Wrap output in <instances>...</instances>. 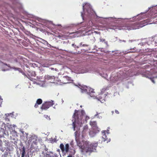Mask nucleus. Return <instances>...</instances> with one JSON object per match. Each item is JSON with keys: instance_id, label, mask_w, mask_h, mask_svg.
<instances>
[{"instance_id": "a878e982", "label": "nucleus", "mask_w": 157, "mask_h": 157, "mask_svg": "<svg viewBox=\"0 0 157 157\" xmlns=\"http://www.w3.org/2000/svg\"><path fill=\"white\" fill-rule=\"evenodd\" d=\"M149 65H147H147L146 66V67L145 66H144V67H145V68H148L149 67Z\"/></svg>"}, {"instance_id": "412c9836", "label": "nucleus", "mask_w": 157, "mask_h": 157, "mask_svg": "<svg viewBox=\"0 0 157 157\" xmlns=\"http://www.w3.org/2000/svg\"><path fill=\"white\" fill-rule=\"evenodd\" d=\"M39 104H37L36 103L35 104L34 107L35 108H37L38 107V105Z\"/></svg>"}, {"instance_id": "6ab92c4d", "label": "nucleus", "mask_w": 157, "mask_h": 157, "mask_svg": "<svg viewBox=\"0 0 157 157\" xmlns=\"http://www.w3.org/2000/svg\"><path fill=\"white\" fill-rule=\"evenodd\" d=\"M32 76H33L34 77H35L36 75V73L34 71H33L32 72Z\"/></svg>"}, {"instance_id": "cd10ccee", "label": "nucleus", "mask_w": 157, "mask_h": 157, "mask_svg": "<svg viewBox=\"0 0 157 157\" xmlns=\"http://www.w3.org/2000/svg\"><path fill=\"white\" fill-rule=\"evenodd\" d=\"M29 79L30 80H31V81H33V78H29Z\"/></svg>"}, {"instance_id": "5701e85b", "label": "nucleus", "mask_w": 157, "mask_h": 157, "mask_svg": "<svg viewBox=\"0 0 157 157\" xmlns=\"http://www.w3.org/2000/svg\"><path fill=\"white\" fill-rule=\"evenodd\" d=\"M53 157H58L57 154H54Z\"/></svg>"}, {"instance_id": "1a4fd4ad", "label": "nucleus", "mask_w": 157, "mask_h": 157, "mask_svg": "<svg viewBox=\"0 0 157 157\" xmlns=\"http://www.w3.org/2000/svg\"><path fill=\"white\" fill-rule=\"evenodd\" d=\"M70 78L68 77H63L62 79L60 81H62V82L63 83H67L70 82V81L69 80Z\"/></svg>"}, {"instance_id": "f03ea898", "label": "nucleus", "mask_w": 157, "mask_h": 157, "mask_svg": "<svg viewBox=\"0 0 157 157\" xmlns=\"http://www.w3.org/2000/svg\"><path fill=\"white\" fill-rule=\"evenodd\" d=\"M85 113L83 110L79 111L75 110V112L73 116V117L74 119V121L72 123V126L74 131L75 130V128L76 123L79 124L80 122L82 123L81 121L83 118V117L85 116Z\"/></svg>"}, {"instance_id": "9d476101", "label": "nucleus", "mask_w": 157, "mask_h": 157, "mask_svg": "<svg viewBox=\"0 0 157 157\" xmlns=\"http://www.w3.org/2000/svg\"><path fill=\"white\" fill-rule=\"evenodd\" d=\"M4 128H5V129H3V134L6 136H8L9 135L8 130H9L10 128L8 127H6L5 126H4ZM1 129H2V128H1Z\"/></svg>"}, {"instance_id": "b1692460", "label": "nucleus", "mask_w": 157, "mask_h": 157, "mask_svg": "<svg viewBox=\"0 0 157 157\" xmlns=\"http://www.w3.org/2000/svg\"><path fill=\"white\" fill-rule=\"evenodd\" d=\"M145 43V42H143L142 44H141L140 43V44L141 45H143Z\"/></svg>"}, {"instance_id": "393cba45", "label": "nucleus", "mask_w": 157, "mask_h": 157, "mask_svg": "<svg viewBox=\"0 0 157 157\" xmlns=\"http://www.w3.org/2000/svg\"><path fill=\"white\" fill-rule=\"evenodd\" d=\"M90 118L89 117H87V116H86V120H88Z\"/></svg>"}, {"instance_id": "a211bd4d", "label": "nucleus", "mask_w": 157, "mask_h": 157, "mask_svg": "<svg viewBox=\"0 0 157 157\" xmlns=\"http://www.w3.org/2000/svg\"><path fill=\"white\" fill-rule=\"evenodd\" d=\"M80 45H82V46L83 47H86V46H88V45H87V44H82V42L81 43H80Z\"/></svg>"}, {"instance_id": "423d86ee", "label": "nucleus", "mask_w": 157, "mask_h": 157, "mask_svg": "<svg viewBox=\"0 0 157 157\" xmlns=\"http://www.w3.org/2000/svg\"><path fill=\"white\" fill-rule=\"evenodd\" d=\"M28 142L29 143H32V144H33L36 145L37 143V140L36 137L35 136H32L29 138L28 140Z\"/></svg>"}, {"instance_id": "f257e3e1", "label": "nucleus", "mask_w": 157, "mask_h": 157, "mask_svg": "<svg viewBox=\"0 0 157 157\" xmlns=\"http://www.w3.org/2000/svg\"><path fill=\"white\" fill-rule=\"evenodd\" d=\"M98 145V142L89 144V142L87 141H82L78 144V145L81 149V152L86 153L91 152L95 150Z\"/></svg>"}, {"instance_id": "4be33fe9", "label": "nucleus", "mask_w": 157, "mask_h": 157, "mask_svg": "<svg viewBox=\"0 0 157 157\" xmlns=\"http://www.w3.org/2000/svg\"><path fill=\"white\" fill-rule=\"evenodd\" d=\"M115 112L117 114H118L119 113V112L118 110H115Z\"/></svg>"}, {"instance_id": "2eb2a0df", "label": "nucleus", "mask_w": 157, "mask_h": 157, "mask_svg": "<svg viewBox=\"0 0 157 157\" xmlns=\"http://www.w3.org/2000/svg\"><path fill=\"white\" fill-rule=\"evenodd\" d=\"M25 154V151L24 149H23L22 151L21 154V157H24V156Z\"/></svg>"}, {"instance_id": "c756f323", "label": "nucleus", "mask_w": 157, "mask_h": 157, "mask_svg": "<svg viewBox=\"0 0 157 157\" xmlns=\"http://www.w3.org/2000/svg\"><path fill=\"white\" fill-rule=\"evenodd\" d=\"M1 143H2V142H0V146H1Z\"/></svg>"}, {"instance_id": "dca6fc26", "label": "nucleus", "mask_w": 157, "mask_h": 157, "mask_svg": "<svg viewBox=\"0 0 157 157\" xmlns=\"http://www.w3.org/2000/svg\"><path fill=\"white\" fill-rule=\"evenodd\" d=\"M100 41L101 42H105V44H108L107 42L106 41H105V39H103L102 38H101L100 39Z\"/></svg>"}, {"instance_id": "39448f33", "label": "nucleus", "mask_w": 157, "mask_h": 157, "mask_svg": "<svg viewBox=\"0 0 157 157\" xmlns=\"http://www.w3.org/2000/svg\"><path fill=\"white\" fill-rule=\"evenodd\" d=\"M4 143L5 147H3L1 146L0 147L1 151L2 152H4L5 150L6 149H10V147H11V143H12V142H10L8 141L5 140L4 141Z\"/></svg>"}, {"instance_id": "0eeeda50", "label": "nucleus", "mask_w": 157, "mask_h": 157, "mask_svg": "<svg viewBox=\"0 0 157 157\" xmlns=\"http://www.w3.org/2000/svg\"><path fill=\"white\" fill-rule=\"evenodd\" d=\"M81 89L83 90L82 91V92H86L88 94H90V92H94V90L93 89H91L90 88L86 86H82Z\"/></svg>"}, {"instance_id": "20e7f679", "label": "nucleus", "mask_w": 157, "mask_h": 157, "mask_svg": "<svg viewBox=\"0 0 157 157\" xmlns=\"http://www.w3.org/2000/svg\"><path fill=\"white\" fill-rule=\"evenodd\" d=\"M54 104L53 101H46L43 103L41 107L42 110H47Z\"/></svg>"}, {"instance_id": "72a5a7b5", "label": "nucleus", "mask_w": 157, "mask_h": 157, "mask_svg": "<svg viewBox=\"0 0 157 157\" xmlns=\"http://www.w3.org/2000/svg\"><path fill=\"white\" fill-rule=\"evenodd\" d=\"M138 17L139 16V14H138Z\"/></svg>"}, {"instance_id": "f3484780", "label": "nucleus", "mask_w": 157, "mask_h": 157, "mask_svg": "<svg viewBox=\"0 0 157 157\" xmlns=\"http://www.w3.org/2000/svg\"><path fill=\"white\" fill-rule=\"evenodd\" d=\"M88 129V127L87 126H85L83 128V132H85L86 130Z\"/></svg>"}, {"instance_id": "9b49d317", "label": "nucleus", "mask_w": 157, "mask_h": 157, "mask_svg": "<svg viewBox=\"0 0 157 157\" xmlns=\"http://www.w3.org/2000/svg\"><path fill=\"white\" fill-rule=\"evenodd\" d=\"M102 132V141H105L108 139L107 136L106 135L105 131H103Z\"/></svg>"}, {"instance_id": "f704fd0d", "label": "nucleus", "mask_w": 157, "mask_h": 157, "mask_svg": "<svg viewBox=\"0 0 157 157\" xmlns=\"http://www.w3.org/2000/svg\"><path fill=\"white\" fill-rule=\"evenodd\" d=\"M4 126H5V124H4Z\"/></svg>"}, {"instance_id": "ddd939ff", "label": "nucleus", "mask_w": 157, "mask_h": 157, "mask_svg": "<svg viewBox=\"0 0 157 157\" xmlns=\"http://www.w3.org/2000/svg\"><path fill=\"white\" fill-rule=\"evenodd\" d=\"M87 11L89 15L91 14L93 12V10L89 6L88 7V9L87 10Z\"/></svg>"}, {"instance_id": "7ed1b4c3", "label": "nucleus", "mask_w": 157, "mask_h": 157, "mask_svg": "<svg viewBox=\"0 0 157 157\" xmlns=\"http://www.w3.org/2000/svg\"><path fill=\"white\" fill-rule=\"evenodd\" d=\"M69 147V146L68 144H66L65 147L64 145L62 143L60 144V148L63 153V156L66 155V153L68 152Z\"/></svg>"}, {"instance_id": "473e14b6", "label": "nucleus", "mask_w": 157, "mask_h": 157, "mask_svg": "<svg viewBox=\"0 0 157 157\" xmlns=\"http://www.w3.org/2000/svg\"><path fill=\"white\" fill-rule=\"evenodd\" d=\"M6 65H7V64H5Z\"/></svg>"}, {"instance_id": "bb28decb", "label": "nucleus", "mask_w": 157, "mask_h": 157, "mask_svg": "<svg viewBox=\"0 0 157 157\" xmlns=\"http://www.w3.org/2000/svg\"><path fill=\"white\" fill-rule=\"evenodd\" d=\"M83 8V10H84V9H85V6H84V5H83V8Z\"/></svg>"}, {"instance_id": "f8f14e48", "label": "nucleus", "mask_w": 157, "mask_h": 157, "mask_svg": "<svg viewBox=\"0 0 157 157\" xmlns=\"http://www.w3.org/2000/svg\"><path fill=\"white\" fill-rule=\"evenodd\" d=\"M146 25L144 23V22L143 21H141L139 22H138V29L139 28L142 27Z\"/></svg>"}, {"instance_id": "7c9ffc66", "label": "nucleus", "mask_w": 157, "mask_h": 157, "mask_svg": "<svg viewBox=\"0 0 157 157\" xmlns=\"http://www.w3.org/2000/svg\"><path fill=\"white\" fill-rule=\"evenodd\" d=\"M152 82H153L154 83H155V82H154V81L153 80H152Z\"/></svg>"}, {"instance_id": "aec40b11", "label": "nucleus", "mask_w": 157, "mask_h": 157, "mask_svg": "<svg viewBox=\"0 0 157 157\" xmlns=\"http://www.w3.org/2000/svg\"><path fill=\"white\" fill-rule=\"evenodd\" d=\"M6 120L7 121H10V119L8 118V116H6Z\"/></svg>"}, {"instance_id": "6e6552de", "label": "nucleus", "mask_w": 157, "mask_h": 157, "mask_svg": "<svg viewBox=\"0 0 157 157\" xmlns=\"http://www.w3.org/2000/svg\"><path fill=\"white\" fill-rule=\"evenodd\" d=\"M44 78L46 80H50V82H53L55 78L54 76H50L48 75H46L44 76Z\"/></svg>"}, {"instance_id": "c85d7f7f", "label": "nucleus", "mask_w": 157, "mask_h": 157, "mask_svg": "<svg viewBox=\"0 0 157 157\" xmlns=\"http://www.w3.org/2000/svg\"><path fill=\"white\" fill-rule=\"evenodd\" d=\"M112 113L113 114L114 113V111H112Z\"/></svg>"}, {"instance_id": "4468645a", "label": "nucleus", "mask_w": 157, "mask_h": 157, "mask_svg": "<svg viewBox=\"0 0 157 157\" xmlns=\"http://www.w3.org/2000/svg\"><path fill=\"white\" fill-rule=\"evenodd\" d=\"M42 102V100L41 99H38L36 101V103L39 105L41 104Z\"/></svg>"}, {"instance_id": "2f4dec72", "label": "nucleus", "mask_w": 157, "mask_h": 157, "mask_svg": "<svg viewBox=\"0 0 157 157\" xmlns=\"http://www.w3.org/2000/svg\"><path fill=\"white\" fill-rule=\"evenodd\" d=\"M72 45L73 46H74V44H72Z\"/></svg>"}]
</instances>
